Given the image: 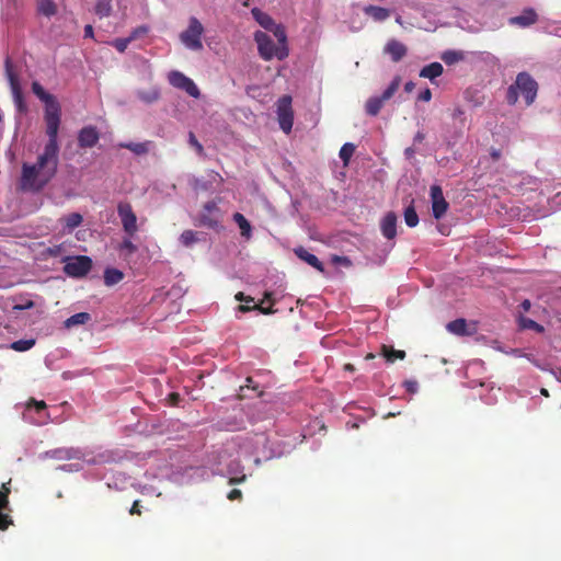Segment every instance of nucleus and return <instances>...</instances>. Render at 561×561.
Listing matches in <instances>:
<instances>
[{"instance_id":"69168bd1","label":"nucleus","mask_w":561,"mask_h":561,"mask_svg":"<svg viewBox=\"0 0 561 561\" xmlns=\"http://www.w3.org/2000/svg\"><path fill=\"white\" fill-rule=\"evenodd\" d=\"M245 382H247V383H245V387H247V388H252V389H255V388H256L255 386H253V379H252L251 377H248V378L245 379Z\"/></svg>"},{"instance_id":"9b49d317","label":"nucleus","mask_w":561,"mask_h":561,"mask_svg":"<svg viewBox=\"0 0 561 561\" xmlns=\"http://www.w3.org/2000/svg\"><path fill=\"white\" fill-rule=\"evenodd\" d=\"M4 68H5L7 78L10 82V87H11V90L13 93L14 102L18 105L19 111L22 112L25 110V105L23 102V95H22V91H21V87H20V81H19L18 75L15 73V71L13 69L12 61L9 57H7V59L4 61Z\"/></svg>"},{"instance_id":"c85d7f7f","label":"nucleus","mask_w":561,"mask_h":561,"mask_svg":"<svg viewBox=\"0 0 561 561\" xmlns=\"http://www.w3.org/2000/svg\"><path fill=\"white\" fill-rule=\"evenodd\" d=\"M90 320H91V314L90 313H88V312H79V313H76V314L69 317L65 321V327L69 329V328L76 327V325L85 324Z\"/></svg>"},{"instance_id":"dca6fc26","label":"nucleus","mask_w":561,"mask_h":561,"mask_svg":"<svg viewBox=\"0 0 561 561\" xmlns=\"http://www.w3.org/2000/svg\"><path fill=\"white\" fill-rule=\"evenodd\" d=\"M397 215L393 211H389L380 222L381 233L388 240H392L397 236Z\"/></svg>"},{"instance_id":"473e14b6","label":"nucleus","mask_w":561,"mask_h":561,"mask_svg":"<svg viewBox=\"0 0 561 561\" xmlns=\"http://www.w3.org/2000/svg\"><path fill=\"white\" fill-rule=\"evenodd\" d=\"M442 59L446 65H454L463 59V54L457 50H446L443 53Z\"/></svg>"},{"instance_id":"f704fd0d","label":"nucleus","mask_w":561,"mask_h":561,"mask_svg":"<svg viewBox=\"0 0 561 561\" xmlns=\"http://www.w3.org/2000/svg\"><path fill=\"white\" fill-rule=\"evenodd\" d=\"M519 325H520L522 329L534 330V331H536L538 333H541L545 330L541 324L537 323L533 319L525 318V317H520L519 318Z\"/></svg>"},{"instance_id":"3c124183","label":"nucleus","mask_w":561,"mask_h":561,"mask_svg":"<svg viewBox=\"0 0 561 561\" xmlns=\"http://www.w3.org/2000/svg\"><path fill=\"white\" fill-rule=\"evenodd\" d=\"M84 38H94V31L91 24L84 26Z\"/></svg>"},{"instance_id":"aec40b11","label":"nucleus","mask_w":561,"mask_h":561,"mask_svg":"<svg viewBox=\"0 0 561 561\" xmlns=\"http://www.w3.org/2000/svg\"><path fill=\"white\" fill-rule=\"evenodd\" d=\"M251 13L254 20L266 31H272L275 27V21L267 13L257 8L252 9Z\"/></svg>"},{"instance_id":"1a4fd4ad","label":"nucleus","mask_w":561,"mask_h":561,"mask_svg":"<svg viewBox=\"0 0 561 561\" xmlns=\"http://www.w3.org/2000/svg\"><path fill=\"white\" fill-rule=\"evenodd\" d=\"M117 214L121 218L123 230L133 237L138 231L137 216L133 210L131 205L128 202H121L117 205Z\"/></svg>"},{"instance_id":"39448f33","label":"nucleus","mask_w":561,"mask_h":561,"mask_svg":"<svg viewBox=\"0 0 561 561\" xmlns=\"http://www.w3.org/2000/svg\"><path fill=\"white\" fill-rule=\"evenodd\" d=\"M204 33L203 24L196 19L192 16L188 22V27L180 34V39L182 44L192 50H202V35Z\"/></svg>"},{"instance_id":"338daca9","label":"nucleus","mask_w":561,"mask_h":561,"mask_svg":"<svg viewBox=\"0 0 561 561\" xmlns=\"http://www.w3.org/2000/svg\"><path fill=\"white\" fill-rule=\"evenodd\" d=\"M530 301L527 299L522 302V307L525 311H528L530 309Z\"/></svg>"},{"instance_id":"8fccbe9b","label":"nucleus","mask_w":561,"mask_h":561,"mask_svg":"<svg viewBox=\"0 0 561 561\" xmlns=\"http://www.w3.org/2000/svg\"><path fill=\"white\" fill-rule=\"evenodd\" d=\"M253 308L255 310H259L260 312H262L263 314H272L274 313L275 311L271 308V307H263L261 305H254Z\"/></svg>"},{"instance_id":"5701e85b","label":"nucleus","mask_w":561,"mask_h":561,"mask_svg":"<svg viewBox=\"0 0 561 561\" xmlns=\"http://www.w3.org/2000/svg\"><path fill=\"white\" fill-rule=\"evenodd\" d=\"M364 12L377 22H382L390 16V11L388 9L376 5L365 7Z\"/></svg>"},{"instance_id":"4be33fe9","label":"nucleus","mask_w":561,"mask_h":561,"mask_svg":"<svg viewBox=\"0 0 561 561\" xmlns=\"http://www.w3.org/2000/svg\"><path fill=\"white\" fill-rule=\"evenodd\" d=\"M443 71H444V68H443L442 64L435 61V62H432V64L423 67L420 71V77L426 78V79H430L433 81L435 78L442 76Z\"/></svg>"},{"instance_id":"e2e57ef3","label":"nucleus","mask_w":561,"mask_h":561,"mask_svg":"<svg viewBox=\"0 0 561 561\" xmlns=\"http://www.w3.org/2000/svg\"><path fill=\"white\" fill-rule=\"evenodd\" d=\"M158 96H159V94L157 92H154L152 96L141 95V99H144L147 102H152V101H156L158 99Z\"/></svg>"},{"instance_id":"7c9ffc66","label":"nucleus","mask_w":561,"mask_h":561,"mask_svg":"<svg viewBox=\"0 0 561 561\" xmlns=\"http://www.w3.org/2000/svg\"><path fill=\"white\" fill-rule=\"evenodd\" d=\"M198 232L194 230H184L180 236V242L188 248L198 241Z\"/></svg>"},{"instance_id":"f3484780","label":"nucleus","mask_w":561,"mask_h":561,"mask_svg":"<svg viewBox=\"0 0 561 561\" xmlns=\"http://www.w3.org/2000/svg\"><path fill=\"white\" fill-rule=\"evenodd\" d=\"M294 252L301 261L306 262L319 272H324L322 262L314 254L308 252L305 248L298 247L294 250Z\"/></svg>"},{"instance_id":"052dcab7","label":"nucleus","mask_w":561,"mask_h":561,"mask_svg":"<svg viewBox=\"0 0 561 561\" xmlns=\"http://www.w3.org/2000/svg\"><path fill=\"white\" fill-rule=\"evenodd\" d=\"M203 222L208 227H214L217 224V221L208 219L205 215L203 216Z\"/></svg>"},{"instance_id":"0eeeda50","label":"nucleus","mask_w":561,"mask_h":561,"mask_svg":"<svg viewBox=\"0 0 561 561\" xmlns=\"http://www.w3.org/2000/svg\"><path fill=\"white\" fill-rule=\"evenodd\" d=\"M92 268V260L87 255H78L68 259L64 272L70 277H84Z\"/></svg>"},{"instance_id":"7ed1b4c3","label":"nucleus","mask_w":561,"mask_h":561,"mask_svg":"<svg viewBox=\"0 0 561 561\" xmlns=\"http://www.w3.org/2000/svg\"><path fill=\"white\" fill-rule=\"evenodd\" d=\"M33 93L45 103L44 121L46 124V130H59L61 107L57 99L46 92L44 88L37 81L32 83Z\"/></svg>"},{"instance_id":"58836bf2","label":"nucleus","mask_w":561,"mask_h":561,"mask_svg":"<svg viewBox=\"0 0 561 561\" xmlns=\"http://www.w3.org/2000/svg\"><path fill=\"white\" fill-rule=\"evenodd\" d=\"M35 344L34 340H19L12 343L11 347L18 352L28 351Z\"/></svg>"},{"instance_id":"20e7f679","label":"nucleus","mask_w":561,"mask_h":561,"mask_svg":"<svg viewBox=\"0 0 561 561\" xmlns=\"http://www.w3.org/2000/svg\"><path fill=\"white\" fill-rule=\"evenodd\" d=\"M254 41L257 44L259 54L264 60H271L273 58L283 60L288 56L287 46L275 45L272 38L262 31L255 32Z\"/></svg>"},{"instance_id":"412c9836","label":"nucleus","mask_w":561,"mask_h":561,"mask_svg":"<svg viewBox=\"0 0 561 561\" xmlns=\"http://www.w3.org/2000/svg\"><path fill=\"white\" fill-rule=\"evenodd\" d=\"M228 473L231 476L228 481L230 485L243 483L247 480L239 462H231L228 467Z\"/></svg>"},{"instance_id":"a211bd4d","label":"nucleus","mask_w":561,"mask_h":561,"mask_svg":"<svg viewBox=\"0 0 561 561\" xmlns=\"http://www.w3.org/2000/svg\"><path fill=\"white\" fill-rule=\"evenodd\" d=\"M10 491H0V530H5L10 525L13 524L10 515L2 513L3 510L8 508Z\"/></svg>"},{"instance_id":"79ce46f5","label":"nucleus","mask_w":561,"mask_h":561,"mask_svg":"<svg viewBox=\"0 0 561 561\" xmlns=\"http://www.w3.org/2000/svg\"><path fill=\"white\" fill-rule=\"evenodd\" d=\"M119 250L125 251L128 255L134 254L137 251V247L130 239H124L119 244Z\"/></svg>"},{"instance_id":"6ab92c4d","label":"nucleus","mask_w":561,"mask_h":561,"mask_svg":"<svg viewBox=\"0 0 561 561\" xmlns=\"http://www.w3.org/2000/svg\"><path fill=\"white\" fill-rule=\"evenodd\" d=\"M447 330L456 335L469 336L473 334V330L468 329L466 319H456L447 324Z\"/></svg>"},{"instance_id":"680f3d73","label":"nucleus","mask_w":561,"mask_h":561,"mask_svg":"<svg viewBox=\"0 0 561 561\" xmlns=\"http://www.w3.org/2000/svg\"><path fill=\"white\" fill-rule=\"evenodd\" d=\"M254 309L253 306H248V305H240L238 307V310L241 311V312H248L250 310Z\"/></svg>"},{"instance_id":"49530a36","label":"nucleus","mask_w":561,"mask_h":561,"mask_svg":"<svg viewBox=\"0 0 561 561\" xmlns=\"http://www.w3.org/2000/svg\"><path fill=\"white\" fill-rule=\"evenodd\" d=\"M227 497L230 501L241 500L242 499V492L239 489H232L228 493Z\"/></svg>"},{"instance_id":"a19ab883","label":"nucleus","mask_w":561,"mask_h":561,"mask_svg":"<svg viewBox=\"0 0 561 561\" xmlns=\"http://www.w3.org/2000/svg\"><path fill=\"white\" fill-rule=\"evenodd\" d=\"M205 180L209 182L211 188L214 187L215 184L219 185L224 182V178L214 170H209L207 172Z\"/></svg>"},{"instance_id":"ddd939ff","label":"nucleus","mask_w":561,"mask_h":561,"mask_svg":"<svg viewBox=\"0 0 561 561\" xmlns=\"http://www.w3.org/2000/svg\"><path fill=\"white\" fill-rule=\"evenodd\" d=\"M538 21V14L533 8H526L519 15L512 16L508 19V24L520 28L529 27L536 24Z\"/></svg>"},{"instance_id":"37998d69","label":"nucleus","mask_w":561,"mask_h":561,"mask_svg":"<svg viewBox=\"0 0 561 561\" xmlns=\"http://www.w3.org/2000/svg\"><path fill=\"white\" fill-rule=\"evenodd\" d=\"M149 32V27L146 26V25H140L138 27H136L135 30L131 31L129 37L131 38V41H135V39H138L145 35H147V33Z\"/></svg>"},{"instance_id":"4c0bfd02","label":"nucleus","mask_w":561,"mask_h":561,"mask_svg":"<svg viewBox=\"0 0 561 561\" xmlns=\"http://www.w3.org/2000/svg\"><path fill=\"white\" fill-rule=\"evenodd\" d=\"M271 32L277 38L278 46H287V35L283 25L275 24V27Z\"/></svg>"},{"instance_id":"f8f14e48","label":"nucleus","mask_w":561,"mask_h":561,"mask_svg":"<svg viewBox=\"0 0 561 561\" xmlns=\"http://www.w3.org/2000/svg\"><path fill=\"white\" fill-rule=\"evenodd\" d=\"M431 201L434 218L440 219L448 209V203L446 202L443 190L439 185L431 186Z\"/></svg>"},{"instance_id":"13d9d810","label":"nucleus","mask_w":561,"mask_h":561,"mask_svg":"<svg viewBox=\"0 0 561 561\" xmlns=\"http://www.w3.org/2000/svg\"><path fill=\"white\" fill-rule=\"evenodd\" d=\"M414 88H415V84L412 81H409L404 84V91L408 93L412 92L414 90Z\"/></svg>"},{"instance_id":"4468645a","label":"nucleus","mask_w":561,"mask_h":561,"mask_svg":"<svg viewBox=\"0 0 561 561\" xmlns=\"http://www.w3.org/2000/svg\"><path fill=\"white\" fill-rule=\"evenodd\" d=\"M100 139V134L95 126H84L78 134V145L80 148H92Z\"/></svg>"},{"instance_id":"de8ad7c7","label":"nucleus","mask_w":561,"mask_h":561,"mask_svg":"<svg viewBox=\"0 0 561 561\" xmlns=\"http://www.w3.org/2000/svg\"><path fill=\"white\" fill-rule=\"evenodd\" d=\"M417 99L423 102H430L432 99V91L428 88H426L419 94Z\"/></svg>"},{"instance_id":"cd10ccee","label":"nucleus","mask_w":561,"mask_h":561,"mask_svg":"<svg viewBox=\"0 0 561 561\" xmlns=\"http://www.w3.org/2000/svg\"><path fill=\"white\" fill-rule=\"evenodd\" d=\"M233 220L241 231V236L249 239L251 237V225L249 220L240 213L233 215Z\"/></svg>"},{"instance_id":"e433bc0d","label":"nucleus","mask_w":561,"mask_h":561,"mask_svg":"<svg viewBox=\"0 0 561 561\" xmlns=\"http://www.w3.org/2000/svg\"><path fill=\"white\" fill-rule=\"evenodd\" d=\"M354 151L355 146L351 142H346L341 147L339 156L345 165L350 162Z\"/></svg>"},{"instance_id":"a878e982","label":"nucleus","mask_w":561,"mask_h":561,"mask_svg":"<svg viewBox=\"0 0 561 561\" xmlns=\"http://www.w3.org/2000/svg\"><path fill=\"white\" fill-rule=\"evenodd\" d=\"M381 354L388 363H393L396 359L402 360L405 358L404 351L393 350L392 347L387 345L381 346Z\"/></svg>"},{"instance_id":"bf43d9fd","label":"nucleus","mask_w":561,"mask_h":561,"mask_svg":"<svg viewBox=\"0 0 561 561\" xmlns=\"http://www.w3.org/2000/svg\"><path fill=\"white\" fill-rule=\"evenodd\" d=\"M425 139V135L422 131H417L414 136V142H422Z\"/></svg>"},{"instance_id":"0e129e2a","label":"nucleus","mask_w":561,"mask_h":561,"mask_svg":"<svg viewBox=\"0 0 561 561\" xmlns=\"http://www.w3.org/2000/svg\"><path fill=\"white\" fill-rule=\"evenodd\" d=\"M34 307V302L32 300H28L24 306H16V309H31Z\"/></svg>"},{"instance_id":"f257e3e1","label":"nucleus","mask_w":561,"mask_h":561,"mask_svg":"<svg viewBox=\"0 0 561 561\" xmlns=\"http://www.w3.org/2000/svg\"><path fill=\"white\" fill-rule=\"evenodd\" d=\"M58 131L46 130L48 141L35 164L23 163L21 176L23 191L39 192L55 176L58 167Z\"/></svg>"},{"instance_id":"a18cd8bd","label":"nucleus","mask_w":561,"mask_h":561,"mask_svg":"<svg viewBox=\"0 0 561 561\" xmlns=\"http://www.w3.org/2000/svg\"><path fill=\"white\" fill-rule=\"evenodd\" d=\"M405 390L410 393H415L419 389V383L415 380H405L403 382Z\"/></svg>"},{"instance_id":"b1692460","label":"nucleus","mask_w":561,"mask_h":561,"mask_svg":"<svg viewBox=\"0 0 561 561\" xmlns=\"http://www.w3.org/2000/svg\"><path fill=\"white\" fill-rule=\"evenodd\" d=\"M151 142L145 141V142H121L118 147L125 148L130 150L137 156H142L149 152Z\"/></svg>"},{"instance_id":"393cba45","label":"nucleus","mask_w":561,"mask_h":561,"mask_svg":"<svg viewBox=\"0 0 561 561\" xmlns=\"http://www.w3.org/2000/svg\"><path fill=\"white\" fill-rule=\"evenodd\" d=\"M104 283L106 286L118 284L124 278V273L117 268L107 267L104 271Z\"/></svg>"},{"instance_id":"72a5a7b5","label":"nucleus","mask_w":561,"mask_h":561,"mask_svg":"<svg viewBox=\"0 0 561 561\" xmlns=\"http://www.w3.org/2000/svg\"><path fill=\"white\" fill-rule=\"evenodd\" d=\"M64 220L66 228L72 230L82 224L83 218L79 213H71Z\"/></svg>"},{"instance_id":"c03bdc74","label":"nucleus","mask_w":561,"mask_h":561,"mask_svg":"<svg viewBox=\"0 0 561 561\" xmlns=\"http://www.w3.org/2000/svg\"><path fill=\"white\" fill-rule=\"evenodd\" d=\"M188 142L192 147L195 148V150L197 151L198 154H203L204 153V147L203 145L197 140V138L195 137L194 133H190L188 134Z\"/></svg>"},{"instance_id":"c9c22d12","label":"nucleus","mask_w":561,"mask_h":561,"mask_svg":"<svg viewBox=\"0 0 561 561\" xmlns=\"http://www.w3.org/2000/svg\"><path fill=\"white\" fill-rule=\"evenodd\" d=\"M190 184H191L192 188L197 193L211 190L209 182H207V180H205V178H193L190 181Z\"/></svg>"},{"instance_id":"c756f323","label":"nucleus","mask_w":561,"mask_h":561,"mask_svg":"<svg viewBox=\"0 0 561 561\" xmlns=\"http://www.w3.org/2000/svg\"><path fill=\"white\" fill-rule=\"evenodd\" d=\"M38 12L45 16H53L57 12V7L53 0H39Z\"/></svg>"},{"instance_id":"6e6d98bb","label":"nucleus","mask_w":561,"mask_h":561,"mask_svg":"<svg viewBox=\"0 0 561 561\" xmlns=\"http://www.w3.org/2000/svg\"><path fill=\"white\" fill-rule=\"evenodd\" d=\"M169 400H170V402H171L173 405H175V404H178V403H179V401H180V394H179V393H176V392H172V393H170V394H169Z\"/></svg>"},{"instance_id":"5fc2aeb1","label":"nucleus","mask_w":561,"mask_h":561,"mask_svg":"<svg viewBox=\"0 0 561 561\" xmlns=\"http://www.w3.org/2000/svg\"><path fill=\"white\" fill-rule=\"evenodd\" d=\"M31 403H33L37 411H42L46 409V403L44 401H36L34 399L31 400Z\"/></svg>"},{"instance_id":"bb28decb","label":"nucleus","mask_w":561,"mask_h":561,"mask_svg":"<svg viewBox=\"0 0 561 561\" xmlns=\"http://www.w3.org/2000/svg\"><path fill=\"white\" fill-rule=\"evenodd\" d=\"M113 7L111 0H96L94 12L100 18H107L112 14Z\"/></svg>"},{"instance_id":"f03ea898","label":"nucleus","mask_w":561,"mask_h":561,"mask_svg":"<svg viewBox=\"0 0 561 561\" xmlns=\"http://www.w3.org/2000/svg\"><path fill=\"white\" fill-rule=\"evenodd\" d=\"M538 92V83L528 72H519L516 80L507 89L506 100L508 104L514 105L518 101V95L522 94L526 105H531L535 102Z\"/></svg>"},{"instance_id":"2eb2a0df","label":"nucleus","mask_w":561,"mask_h":561,"mask_svg":"<svg viewBox=\"0 0 561 561\" xmlns=\"http://www.w3.org/2000/svg\"><path fill=\"white\" fill-rule=\"evenodd\" d=\"M383 53L389 55L393 62H399L405 57L408 48L403 43L392 38L385 45Z\"/></svg>"},{"instance_id":"9d476101","label":"nucleus","mask_w":561,"mask_h":561,"mask_svg":"<svg viewBox=\"0 0 561 561\" xmlns=\"http://www.w3.org/2000/svg\"><path fill=\"white\" fill-rule=\"evenodd\" d=\"M168 78L170 84L174 88L185 91L190 96H193L195 99L199 98V89L194 83V81L191 78L186 77L184 73L174 70L169 73Z\"/></svg>"},{"instance_id":"09e8293b","label":"nucleus","mask_w":561,"mask_h":561,"mask_svg":"<svg viewBox=\"0 0 561 561\" xmlns=\"http://www.w3.org/2000/svg\"><path fill=\"white\" fill-rule=\"evenodd\" d=\"M139 506H140V501H139V500H136V501L133 503V505H131V507H130V510H129V513H130L131 515H140V514H141V511H140Z\"/></svg>"},{"instance_id":"864d4df0","label":"nucleus","mask_w":561,"mask_h":561,"mask_svg":"<svg viewBox=\"0 0 561 561\" xmlns=\"http://www.w3.org/2000/svg\"><path fill=\"white\" fill-rule=\"evenodd\" d=\"M236 299L238 301H245V302H252L253 301V298L251 297H245L243 293L239 291L237 295H236Z\"/></svg>"},{"instance_id":"2f4dec72","label":"nucleus","mask_w":561,"mask_h":561,"mask_svg":"<svg viewBox=\"0 0 561 561\" xmlns=\"http://www.w3.org/2000/svg\"><path fill=\"white\" fill-rule=\"evenodd\" d=\"M404 221L408 227H415L419 224V216L413 205H410L404 210Z\"/></svg>"},{"instance_id":"774afa93","label":"nucleus","mask_w":561,"mask_h":561,"mask_svg":"<svg viewBox=\"0 0 561 561\" xmlns=\"http://www.w3.org/2000/svg\"><path fill=\"white\" fill-rule=\"evenodd\" d=\"M11 480H9L8 482H4L2 483V486H1V490L0 491H3V492H7V491H10V488L8 486L10 484Z\"/></svg>"},{"instance_id":"603ef678","label":"nucleus","mask_w":561,"mask_h":561,"mask_svg":"<svg viewBox=\"0 0 561 561\" xmlns=\"http://www.w3.org/2000/svg\"><path fill=\"white\" fill-rule=\"evenodd\" d=\"M204 209L208 213H211L214 210H217V204L216 202L214 201H210V202H207L205 205H204Z\"/></svg>"},{"instance_id":"4d7b16f0","label":"nucleus","mask_w":561,"mask_h":561,"mask_svg":"<svg viewBox=\"0 0 561 561\" xmlns=\"http://www.w3.org/2000/svg\"><path fill=\"white\" fill-rule=\"evenodd\" d=\"M490 154H491V158L496 161L501 158V150L500 149H495V148H492L491 151H490Z\"/></svg>"},{"instance_id":"6e6552de","label":"nucleus","mask_w":561,"mask_h":561,"mask_svg":"<svg viewBox=\"0 0 561 561\" xmlns=\"http://www.w3.org/2000/svg\"><path fill=\"white\" fill-rule=\"evenodd\" d=\"M277 118L279 127L286 134H289L294 124V112L291 107V96L283 95L277 101Z\"/></svg>"},{"instance_id":"ea45409f","label":"nucleus","mask_w":561,"mask_h":561,"mask_svg":"<svg viewBox=\"0 0 561 561\" xmlns=\"http://www.w3.org/2000/svg\"><path fill=\"white\" fill-rule=\"evenodd\" d=\"M131 42V38L128 36L125 38H115L113 42H111V45L115 47L119 53H124Z\"/></svg>"},{"instance_id":"423d86ee","label":"nucleus","mask_w":561,"mask_h":561,"mask_svg":"<svg viewBox=\"0 0 561 561\" xmlns=\"http://www.w3.org/2000/svg\"><path fill=\"white\" fill-rule=\"evenodd\" d=\"M401 83L399 76L394 77L389 87L383 91L381 96H373L366 101L365 111L369 116H377L383 106V103L390 100L398 91Z\"/></svg>"}]
</instances>
